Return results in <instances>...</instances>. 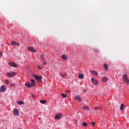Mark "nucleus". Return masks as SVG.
I'll use <instances>...</instances> for the list:
<instances>
[{
  "label": "nucleus",
  "mask_w": 129,
  "mask_h": 129,
  "mask_svg": "<svg viewBox=\"0 0 129 129\" xmlns=\"http://www.w3.org/2000/svg\"><path fill=\"white\" fill-rule=\"evenodd\" d=\"M35 84H36L35 83V80L31 79V84H30L29 82H27L25 83V86H26V87H28L29 88H31L32 86H35Z\"/></svg>",
  "instance_id": "nucleus-1"
},
{
  "label": "nucleus",
  "mask_w": 129,
  "mask_h": 129,
  "mask_svg": "<svg viewBox=\"0 0 129 129\" xmlns=\"http://www.w3.org/2000/svg\"><path fill=\"white\" fill-rule=\"evenodd\" d=\"M33 77H34L35 79L38 81V82H42V77L40 76H38L37 75H34L33 76Z\"/></svg>",
  "instance_id": "nucleus-2"
},
{
  "label": "nucleus",
  "mask_w": 129,
  "mask_h": 129,
  "mask_svg": "<svg viewBox=\"0 0 129 129\" xmlns=\"http://www.w3.org/2000/svg\"><path fill=\"white\" fill-rule=\"evenodd\" d=\"M91 81L94 85H98V81L95 79L94 78H91Z\"/></svg>",
  "instance_id": "nucleus-3"
},
{
  "label": "nucleus",
  "mask_w": 129,
  "mask_h": 129,
  "mask_svg": "<svg viewBox=\"0 0 129 129\" xmlns=\"http://www.w3.org/2000/svg\"><path fill=\"white\" fill-rule=\"evenodd\" d=\"M16 73L15 72H10V73H7L6 74L7 76L9 77H13V76H15V75H16Z\"/></svg>",
  "instance_id": "nucleus-4"
},
{
  "label": "nucleus",
  "mask_w": 129,
  "mask_h": 129,
  "mask_svg": "<svg viewBox=\"0 0 129 129\" xmlns=\"http://www.w3.org/2000/svg\"><path fill=\"white\" fill-rule=\"evenodd\" d=\"M61 117H62V113H58L57 114H56L55 115L54 118L55 119H60V118H61Z\"/></svg>",
  "instance_id": "nucleus-5"
},
{
  "label": "nucleus",
  "mask_w": 129,
  "mask_h": 129,
  "mask_svg": "<svg viewBox=\"0 0 129 129\" xmlns=\"http://www.w3.org/2000/svg\"><path fill=\"white\" fill-rule=\"evenodd\" d=\"M61 59H62V60H64V61H66V60H68V56H67V55L66 54H62L61 55Z\"/></svg>",
  "instance_id": "nucleus-6"
},
{
  "label": "nucleus",
  "mask_w": 129,
  "mask_h": 129,
  "mask_svg": "<svg viewBox=\"0 0 129 129\" xmlns=\"http://www.w3.org/2000/svg\"><path fill=\"white\" fill-rule=\"evenodd\" d=\"M91 74H92V75H93V76H98V73H97V72L95 71H92L91 72Z\"/></svg>",
  "instance_id": "nucleus-7"
},
{
  "label": "nucleus",
  "mask_w": 129,
  "mask_h": 129,
  "mask_svg": "<svg viewBox=\"0 0 129 129\" xmlns=\"http://www.w3.org/2000/svg\"><path fill=\"white\" fill-rule=\"evenodd\" d=\"M13 112L14 115H17V116L19 115V110L17 108H15L13 110Z\"/></svg>",
  "instance_id": "nucleus-8"
},
{
  "label": "nucleus",
  "mask_w": 129,
  "mask_h": 129,
  "mask_svg": "<svg viewBox=\"0 0 129 129\" xmlns=\"http://www.w3.org/2000/svg\"><path fill=\"white\" fill-rule=\"evenodd\" d=\"M28 50L30 51V52H36V49L34 48L33 47H32L31 46L28 47Z\"/></svg>",
  "instance_id": "nucleus-9"
},
{
  "label": "nucleus",
  "mask_w": 129,
  "mask_h": 129,
  "mask_svg": "<svg viewBox=\"0 0 129 129\" xmlns=\"http://www.w3.org/2000/svg\"><path fill=\"white\" fill-rule=\"evenodd\" d=\"M128 80V79H127V76H126V75H123L122 77V81L125 82Z\"/></svg>",
  "instance_id": "nucleus-10"
},
{
  "label": "nucleus",
  "mask_w": 129,
  "mask_h": 129,
  "mask_svg": "<svg viewBox=\"0 0 129 129\" xmlns=\"http://www.w3.org/2000/svg\"><path fill=\"white\" fill-rule=\"evenodd\" d=\"M5 91H6V88L5 86L3 85L0 88V92H5Z\"/></svg>",
  "instance_id": "nucleus-11"
},
{
  "label": "nucleus",
  "mask_w": 129,
  "mask_h": 129,
  "mask_svg": "<svg viewBox=\"0 0 129 129\" xmlns=\"http://www.w3.org/2000/svg\"><path fill=\"white\" fill-rule=\"evenodd\" d=\"M75 99H76V100H77V101H79L80 102L81 101V98L79 96H76L75 97Z\"/></svg>",
  "instance_id": "nucleus-12"
},
{
  "label": "nucleus",
  "mask_w": 129,
  "mask_h": 129,
  "mask_svg": "<svg viewBox=\"0 0 129 129\" xmlns=\"http://www.w3.org/2000/svg\"><path fill=\"white\" fill-rule=\"evenodd\" d=\"M108 79L107 78V77H103L102 78V81H103V82H106V81H107Z\"/></svg>",
  "instance_id": "nucleus-13"
},
{
  "label": "nucleus",
  "mask_w": 129,
  "mask_h": 129,
  "mask_svg": "<svg viewBox=\"0 0 129 129\" xmlns=\"http://www.w3.org/2000/svg\"><path fill=\"white\" fill-rule=\"evenodd\" d=\"M120 110H123L124 109V104H122L120 107Z\"/></svg>",
  "instance_id": "nucleus-14"
},
{
  "label": "nucleus",
  "mask_w": 129,
  "mask_h": 129,
  "mask_svg": "<svg viewBox=\"0 0 129 129\" xmlns=\"http://www.w3.org/2000/svg\"><path fill=\"white\" fill-rule=\"evenodd\" d=\"M17 104H19V105H22L24 104V102L22 101H19L17 102Z\"/></svg>",
  "instance_id": "nucleus-15"
},
{
  "label": "nucleus",
  "mask_w": 129,
  "mask_h": 129,
  "mask_svg": "<svg viewBox=\"0 0 129 129\" xmlns=\"http://www.w3.org/2000/svg\"><path fill=\"white\" fill-rule=\"evenodd\" d=\"M79 78L80 79H83V78H84V76H83L82 74H80L79 75Z\"/></svg>",
  "instance_id": "nucleus-16"
},
{
  "label": "nucleus",
  "mask_w": 129,
  "mask_h": 129,
  "mask_svg": "<svg viewBox=\"0 0 129 129\" xmlns=\"http://www.w3.org/2000/svg\"><path fill=\"white\" fill-rule=\"evenodd\" d=\"M104 70L107 71L108 70V65H104Z\"/></svg>",
  "instance_id": "nucleus-17"
},
{
  "label": "nucleus",
  "mask_w": 129,
  "mask_h": 129,
  "mask_svg": "<svg viewBox=\"0 0 129 129\" xmlns=\"http://www.w3.org/2000/svg\"><path fill=\"white\" fill-rule=\"evenodd\" d=\"M83 109H86V110H89V107L88 106H84Z\"/></svg>",
  "instance_id": "nucleus-18"
},
{
  "label": "nucleus",
  "mask_w": 129,
  "mask_h": 129,
  "mask_svg": "<svg viewBox=\"0 0 129 129\" xmlns=\"http://www.w3.org/2000/svg\"><path fill=\"white\" fill-rule=\"evenodd\" d=\"M61 97L62 98H66V97H67V95L66 94H61Z\"/></svg>",
  "instance_id": "nucleus-19"
},
{
  "label": "nucleus",
  "mask_w": 129,
  "mask_h": 129,
  "mask_svg": "<svg viewBox=\"0 0 129 129\" xmlns=\"http://www.w3.org/2000/svg\"><path fill=\"white\" fill-rule=\"evenodd\" d=\"M40 58L43 61L45 60V57H44V55L43 54L40 55Z\"/></svg>",
  "instance_id": "nucleus-20"
},
{
  "label": "nucleus",
  "mask_w": 129,
  "mask_h": 129,
  "mask_svg": "<svg viewBox=\"0 0 129 129\" xmlns=\"http://www.w3.org/2000/svg\"><path fill=\"white\" fill-rule=\"evenodd\" d=\"M14 45H16V41H13L11 42V45L14 46Z\"/></svg>",
  "instance_id": "nucleus-21"
},
{
  "label": "nucleus",
  "mask_w": 129,
  "mask_h": 129,
  "mask_svg": "<svg viewBox=\"0 0 129 129\" xmlns=\"http://www.w3.org/2000/svg\"><path fill=\"white\" fill-rule=\"evenodd\" d=\"M82 125L83 126H87V123H86L85 122H83Z\"/></svg>",
  "instance_id": "nucleus-22"
},
{
  "label": "nucleus",
  "mask_w": 129,
  "mask_h": 129,
  "mask_svg": "<svg viewBox=\"0 0 129 129\" xmlns=\"http://www.w3.org/2000/svg\"><path fill=\"white\" fill-rule=\"evenodd\" d=\"M40 102L41 103L44 104V103H46V100H42L41 101H40Z\"/></svg>",
  "instance_id": "nucleus-23"
},
{
  "label": "nucleus",
  "mask_w": 129,
  "mask_h": 129,
  "mask_svg": "<svg viewBox=\"0 0 129 129\" xmlns=\"http://www.w3.org/2000/svg\"><path fill=\"white\" fill-rule=\"evenodd\" d=\"M36 67H37V68H38V69H40V70L42 69V67H41V66H40V65H37V66H36Z\"/></svg>",
  "instance_id": "nucleus-24"
},
{
  "label": "nucleus",
  "mask_w": 129,
  "mask_h": 129,
  "mask_svg": "<svg viewBox=\"0 0 129 129\" xmlns=\"http://www.w3.org/2000/svg\"><path fill=\"white\" fill-rule=\"evenodd\" d=\"M60 76H61V77H65V76H66V74H60Z\"/></svg>",
  "instance_id": "nucleus-25"
},
{
  "label": "nucleus",
  "mask_w": 129,
  "mask_h": 129,
  "mask_svg": "<svg viewBox=\"0 0 129 129\" xmlns=\"http://www.w3.org/2000/svg\"><path fill=\"white\" fill-rule=\"evenodd\" d=\"M9 65H16V63L12 62H9Z\"/></svg>",
  "instance_id": "nucleus-26"
},
{
  "label": "nucleus",
  "mask_w": 129,
  "mask_h": 129,
  "mask_svg": "<svg viewBox=\"0 0 129 129\" xmlns=\"http://www.w3.org/2000/svg\"><path fill=\"white\" fill-rule=\"evenodd\" d=\"M99 109H101V107H98V108H95V110H99Z\"/></svg>",
  "instance_id": "nucleus-27"
},
{
  "label": "nucleus",
  "mask_w": 129,
  "mask_h": 129,
  "mask_svg": "<svg viewBox=\"0 0 129 129\" xmlns=\"http://www.w3.org/2000/svg\"><path fill=\"white\" fill-rule=\"evenodd\" d=\"M12 67H14L15 68H17L18 67V65H11Z\"/></svg>",
  "instance_id": "nucleus-28"
},
{
  "label": "nucleus",
  "mask_w": 129,
  "mask_h": 129,
  "mask_svg": "<svg viewBox=\"0 0 129 129\" xmlns=\"http://www.w3.org/2000/svg\"><path fill=\"white\" fill-rule=\"evenodd\" d=\"M9 81L8 80H6L5 81V83L6 84H9Z\"/></svg>",
  "instance_id": "nucleus-29"
},
{
  "label": "nucleus",
  "mask_w": 129,
  "mask_h": 129,
  "mask_svg": "<svg viewBox=\"0 0 129 129\" xmlns=\"http://www.w3.org/2000/svg\"><path fill=\"white\" fill-rule=\"evenodd\" d=\"M91 125H95V122H91Z\"/></svg>",
  "instance_id": "nucleus-30"
},
{
  "label": "nucleus",
  "mask_w": 129,
  "mask_h": 129,
  "mask_svg": "<svg viewBox=\"0 0 129 129\" xmlns=\"http://www.w3.org/2000/svg\"><path fill=\"white\" fill-rule=\"evenodd\" d=\"M15 45L16 46H20V43L16 42Z\"/></svg>",
  "instance_id": "nucleus-31"
},
{
  "label": "nucleus",
  "mask_w": 129,
  "mask_h": 129,
  "mask_svg": "<svg viewBox=\"0 0 129 129\" xmlns=\"http://www.w3.org/2000/svg\"><path fill=\"white\" fill-rule=\"evenodd\" d=\"M125 82H126L127 83V84H128V85H129V80H127Z\"/></svg>",
  "instance_id": "nucleus-32"
},
{
  "label": "nucleus",
  "mask_w": 129,
  "mask_h": 129,
  "mask_svg": "<svg viewBox=\"0 0 129 129\" xmlns=\"http://www.w3.org/2000/svg\"><path fill=\"white\" fill-rule=\"evenodd\" d=\"M15 85H16V84H12L11 85V86L14 87V86H15Z\"/></svg>",
  "instance_id": "nucleus-33"
},
{
  "label": "nucleus",
  "mask_w": 129,
  "mask_h": 129,
  "mask_svg": "<svg viewBox=\"0 0 129 129\" xmlns=\"http://www.w3.org/2000/svg\"><path fill=\"white\" fill-rule=\"evenodd\" d=\"M3 56V52H0V58Z\"/></svg>",
  "instance_id": "nucleus-34"
},
{
  "label": "nucleus",
  "mask_w": 129,
  "mask_h": 129,
  "mask_svg": "<svg viewBox=\"0 0 129 129\" xmlns=\"http://www.w3.org/2000/svg\"><path fill=\"white\" fill-rule=\"evenodd\" d=\"M44 65H46L47 62H46V61H44Z\"/></svg>",
  "instance_id": "nucleus-35"
},
{
  "label": "nucleus",
  "mask_w": 129,
  "mask_h": 129,
  "mask_svg": "<svg viewBox=\"0 0 129 129\" xmlns=\"http://www.w3.org/2000/svg\"><path fill=\"white\" fill-rule=\"evenodd\" d=\"M66 92H67L68 93H69L70 91L69 90H67Z\"/></svg>",
  "instance_id": "nucleus-36"
},
{
  "label": "nucleus",
  "mask_w": 129,
  "mask_h": 129,
  "mask_svg": "<svg viewBox=\"0 0 129 129\" xmlns=\"http://www.w3.org/2000/svg\"><path fill=\"white\" fill-rule=\"evenodd\" d=\"M83 92H84V93L86 92V90H84L83 91Z\"/></svg>",
  "instance_id": "nucleus-37"
}]
</instances>
